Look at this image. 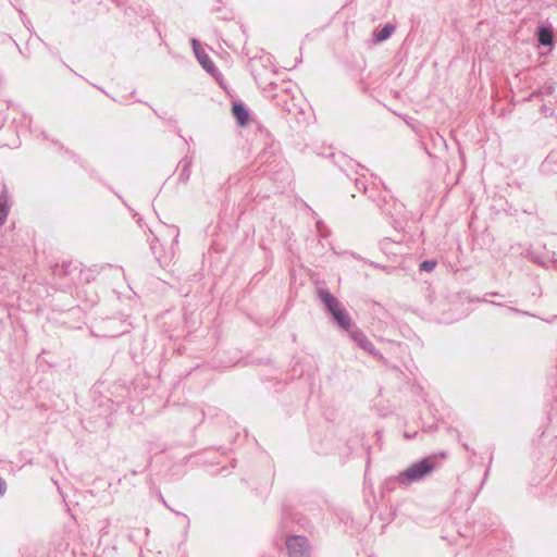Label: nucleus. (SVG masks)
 Wrapping results in <instances>:
<instances>
[{
    "instance_id": "18",
    "label": "nucleus",
    "mask_w": 557,
    "mask_h": 557,
    "mask_svg": "<svg viewBox=\"0 0 557 557\" xmlns=\"http://www.w3.org/2000/svg\"><path fill=\"white\" fill-rule=\"evenodd\" d=\"M490 304H492V305H496V302H495V301H490ZM497 306H500V304H497Z\"/></svg>"
},
{
    "instance_id": "1",
    "label": "nucleus",
    "mask_w": 557,
    "mask_h": 557,
    "mask_svg": "<svg viewBox=\"0 0 557 557\" xmlns=\"http://www.w3.org/2000/svg\"><path fill=\"white\" fill-rule=\"evenodd\" d=\"M436 462L431 457H425L410 465L399 472L394 480L401 486H410L430 475L435 469Z\"/></svg>"
},
{
    "instance_id": "15",
    "label": "nucleus",
    "mask_w": 557,
    "mask_h": 557,
    "mask_svg": "<svg viewBox=\"0 0 557 557\" xmlns=\"http://www.w3.org/2000/svg\"><path fill=\"white\" fill-rule=\"evenodd\" d=\"M7 491L5 481L0 476V496H3Z\"/></svg>"
},
{
    "instance_id": "13",
    "label": "nucleus",
    "mask_w": 557,
    "mask_h": 557,
    "mask_svg": "<svg viewBox=\"0 0 557 557\" xmlns=\"http://www.w3.org/2000/svg\"><path fill=\"white\" fill-rule=\"evenodd\" d=\"M437 262L435 260H424L420 263V271H424V272H432L435 267H436Z\"/></svg>"
},
{
    "instance_id": "9",
    "label": "nucleus",
    "mask_w": 557,
    "mask_h": 557,
    "mask_svg": "<svg viewBox=\"0 0 557 557\" xmlns=\"http://www.w3.org/2000/svg\"><path fill=\"white\" fill-rule=\"evenodd\" d=\"M232 112L234 117L236 119L237 123L240 126H244L247 124L249 120V113L246 107L242 102H235L232 108Z\"/></svg>"
},
{
    "instance_id": "5",
    "label": "nucleus",
    "mask_w": 557,
    "mask_h": 557,
    "mask_svg": "<svg viewBox=\"0 0 557 557\" xmlns=\"http://www.w3.org/2000/svg\"><path fill=\"white\" fill-rule=\"evenodd\" d=\"M377 206L386 215L393 218L395 222H398L404 213V206L393 198L388 200L384 198L383 203H377Z\"/></svg>"
},
{
    "instance_id": "6",
    "label": "nucleus",
    "mask_w": 557,
    "mask_h": 557,
    "mask_svg": "<svg viewBox=\"0 0 557 557\" xmlns=\"http://www.w3.org/2000/svg\"><path fill=\"white\" fill-rule=\"evenodd\" d=\"M318 295L331 315L333 314V312L338 311L341 308H343L341 301L335 296H333L329 290L319 289Z\"/></svg>"
},
{
    "instance_id": "4",
    "label": "nucleus",
    "mask_w": 557,
    "mask_h": 557,
    "mask_svg": "<svg viewBox=\"0 0 557 557\" xmlns=\"http://www.w3.org/2000/svg\"><path fill=\"white\" fill-rule=\"evenodd\" d=\"M191 46H193L194 53H195L198 62L202 66V69L211 75H214L215 73H218V69L215 67L211 58L202 50L199 41L197 39L193 38Z\"/></svg>"
},
{
    "instance_id": "3",
    "label": "nucleus",
    "mask_w": 557,
    "mask_h": 557,
    "mask_svg": "<svg viewBox=\"0 0 557 557\" xmlns=\"http://www.w3.org/2000/svg\"><path fill=\"white\" fill-rule=\"evenodd\" d=\"M350 338L356 345L372 356H379V351L374 347L373 343L367 337V335L358 327L351 329L349 332Z\"/></svg>"
},
{
    "instance_id": "16",
    "label": "nucleus",
    "mask_w": 557,
    "mask_h": 557,
    "mask_svg": "<svg viewBox=\"0 0 557 557\" xmlns=\"http://www.w3.org/2000/svg\"><path fill=\"white\" fill-rule=\"evenodd\" d=\"M510 311H512L515 313L529 314L527 311H522V310H519V309H516V308H510Z\"/></svg>"
},
{
    "instance_id": "14",
    "label": "nucleus",
    "mask_w": 557,
    "mask_h": 557,
    "mask_svg": "<svg viewBox=\"0 0 557 557\" xmlns=\"http://www.w3.org/2000/svg\"><path fill=\"white\" fill-rule=\"evenodd\" d=\"M356 187L361 190L363 189L364 193H367V186L366 183L361 178H356Z\"/></svg>"
},
{
    "instance_id": "11",
    "label": "nucleus",
    "mask_w": 557,
    "mask_h": 557,
    "mask_svg": "<svg viewBox=\"0 0 557 557\" xmlns=\"http://www.w3.org/2000/svg\"><path fill=\"white\" fill-rule=\"evenodd\" d=\"M9 214V198L5 193L0 195V226L5 222Z\"/></svg>"
},
{
    "instance_id": "7",
    "label": "nucleus",
    "mask_w": 557,
    "mask_h": 557,
    "mask_svg": "<svg viewBox=\"0 0 557 557\" xmlns=\"http://www.w3.org/2000/svg\"><path fill=\"white\" fill-rule=\"evenodd\" d=\"M332 318L341 329L347 332L355 327L350 315L344 307L333 312Z\"/></svg>"
},
{
    "instance_id": "17",
    "label": "nucleus",
    "mask_w": 557,
    "mask_h": 557,
    "mask_svg": "<svg viewBox=\"0 0 557 557\" xmlns=\"http://www.w3.org/2000/svg\"><path fill=\"white\" fill-rule=\"evenodd\" d=\"M159 498H160V502H162L168 507V504L161 494L159 495Z\"/></svg>"
},
{
    "instance_id": "12",
    "label": "nucleus",
    "mask_w": 557,
    "mask_h": 557,
    "mask_svg": "<svg viewBox=\"0 0 557 557\" xmlns=\"http://www.w3.org/2000/svg\"><path fill=\"white\" fill-rule=\"evenodd\" d=\"M191 174L190 162L186 161L182 163V168L178 174V181L182 183H187Z\"/></svg>"
},
{
    "instance_id": "2",
    "label": "nucleus",
    "mask_w": 557,
    "mask_h": 557,
    "mask_svg": "<svg viewBox=\"0 0 557 557\" xmlns=\"http://www.w3.org/2000/svg\"><path fill=\"white\" fill-rule=\"evenodd\" d=\"M289 557H311V548L307 537L301 535L290 536L286 541Z\"/></svg>"
},
{
    "instance_id": "8",
    "label": "nucleus",
    "mask_w": 557,
    "mask_h": 557,
    "mask_svg": "<svg viewBox=\"0 0 557 557\" xmlns=\"http://www.w3.org/2000/svg\"><path fill=\"white\" fill-rule=\"evenodd\" d=\"M536 38L542 46H552L554 42V32L552 27L540 25L536 29Z\"/></svg>"
},
{
    "instance_id": "10",
    "label": "nucleus",
    "mask_w": 557,
    "mask_h": 557,
    "mask_svg": "<svg viewBox=\"0 0 557 557\" xmlns=\"http://www.w3.org/2000/svg\"><path fill=\"white\" fill-rule=\"evenodd\" d=\"M394 32H395V25L387 23L380 30L374 33L373 40H374V42L385 41L393 35Z\"/></svg>"
}]
</instances>
